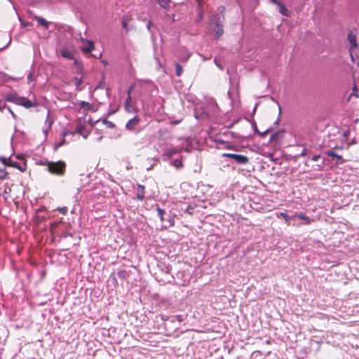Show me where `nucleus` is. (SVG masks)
I'll list each match as a JSON object with an SVG mask.
<instances>
[{
	"label": "nucleus",
	"instance_id": "cd10ccee",
	"mask_svg": "<svg viewBox=\"0 0 359 359\" xmlns=\"http://www.w3.org/2000/svg\"><path fill=\"white\" fill-rule=\"evenodd\" d=\"M298 217L300 219L304 220L306 223L309 224L310 222V219L309 217L306 216L305 215L301 214V215H294V217Z\"/></svg>",
	"mask_w": 359,
	"mask_h": 359
},
{
	"label": "nucleus",
	"instance_id": "aec40b11",
	"mask_svg": "<svg viewBox=\"0 0 359 359\" xmlns=\"http://www.w3.org/2000/svg\"><path fill=\"white\" fill-rule=\"evenodd\" d=\"M165 223V226H173L175 224V219L174 217L171 215H168V218H165V221L163 222Z\"/></svg>",
	"mask_w": 359,
	"mask_h": 359
},
{
	"label": "nucleus",
	"instance_id": "6e6552de",
	"mask_svg": "<svg viewBox=\"0 0 359 359\" xmlns=\"http://www.w3.org/2000/svg\"><path fill=\"white\" fill-rule=\"evenodd\" d=\"M141 119L135 116L133 118L130 119L126 124V129L128 130H134L135 126L140 123Z\"/></svg>",
	"mask_w": 359,
	"mask_h": 359
},
{
	"label": "nucleus",
	"instance_id": "72a5a7b5",
	"mask_svg": "<svg viewBox=\"0 0 359 359\" xmlns=\"http://www.w3.org/2000/svg\"><path fill=\"white\" fill-rule=\"evenodd\" d=\"M65 138L63 137V138L62 139V140H61L59 143H57V144L55 145V148L57 149V148H58V147H62V146L65 144Z\"/></svg>",
	"mask_w": 359,
	"mask_h": 359
},
{
	"label": "nucleus",
	"instance_id": "c85d7f7f",
	"mask_svg": "<svg viewBox=\"0 0 359 359\" xmlns=\"http://www.w3.org/2000/svg\"><path fill=\"white\" fill-rule=\"evenodd\" d=\"M137 198L140 200V201H142L144 198V191H138L137 194Z\"/></svg>",
	"mask_w": 359,
	"mask_h": 359
},
{
	"label": "nucleus",
	"instance_id": "f257e3e1",
	"mask_svg": "<svg viewBox=\"0 0 359 359\" xmlns=\"http://www.w3.org/2000/svg\"><path fill=\"white\" fill-rule=\"evenodd\" d=\"M226 8L224 6L217 8V13L210 18V23L212 30L215 32V38L219 39L224 33L222 22L224 19V13Z\"/></svg>",
	"mask_w": 359,
	"mask_h": 359
},
{
	"label": "nucleus",
	"instance_id": "6e6d98bb",
	"mask_svg": "<svg viewBox=\"0 0 359 359\" xmlns=\"http://www.w3.org/2000/svg\"><path fill=\"white\" fill-rule=\"evenodd\" d=\"M201 57L203 58V60H207V58H206V57H205L204 56H203V55H201Z\"/></svg>",
	"mask_w": 359,
	"mask_h": 359
},
{
	"label": "nucleus",
	"instance_id": "58836bf2",
	"mask_svg": "<svg viewBox=\"0 0 359 359\" xmlns=\"http://www.w3.org/2000/svg\"><path fill=\"white\" fill-rule=\"evenodd\" d=\"M122 27L126 31L128 30L127 24H126V21H124V20L122 22Z\"/></svg>",
	"mask_w": 359,
	"mask_h": 359
},
{
	"label": "nucleus",
	"instance_id": "a18cd8bd",
	"mask_svg": "<svg viewBox=\"0 0 359 359\" xmlns=\"http://www.w3.org/2000/svg\"><path fill=\"white\" fill-rule=\"evenodd\" d=\"M107 125L110 128H113L114 126V124L112 122L108 121Z\"/></svg>",
	"mask_w": 359,
	"mask_h": 359
},
{
	"label": "nucleus",
	"instance_id": "f03ea898",
	"mask_svg": "<svg viewBox=\"0 0 359 359\" xmlns=\"http://www.w3.org/2000/svg\"><path fill=\"white\" fill-rule=\"evenodd\" d=\"M6 100L15 104L23 106L27 109L34 107L37 105L36 100H28L25 97L20 96L15 93L8 94L6 97Z\"/></svg>",
	"mask_w": 359,
	"mask_h": 359
},
{
	"label": "nucleus",
	"instance_id": "7c9ffc66",
	"mask_svg": "<svg viewBox=\"0 0 359 359\" xmlns=\"http://www.w3.org/2000/svg\"><path fill=\"white\" fill-rule=\"evenodd\" d=\"M6 175L7 172L4 169H0V180H4Z\"/></svg>",
	"mask_w": 359,
	"mask_h": 359
},
{
	"label": "nucleus",
	"instance_id": "473e14b6",
	"mask_svg": "<svg viewBox=\"0 0 359 359\" xmlns=\"http://www.w3.org/2000/svg\"><path fill=\"white\" fill-rule=\"evenodd\" d=\"M20 21L21 22V25L22 26L25 27H29V26H31V23L29 22H24L22 20H21L20 18H19Z\"/></svg>",
	"mask_w": 359,
	"mask_h": 359
},
{
	"label": "nucleus",
	"instance_id": "39448f33",
	"mask_svg": "<svg viewBox=\"0 0 359 359\" xmlns=\"http://www.w3.org/2000/svg\"><path fill=\"white\" fill-rule=\"evenodd\" d=\"M16 158H18L20 161L18 162L11 158L8 166L16 168L21 172H25L27 169L25 159L23 157H20L19 156H16Z\"/></svg>",
	"mask_w": 359,
	"mask_h": 359
},
{
	"label": "nucleus",
	"instance_id": "f704fd0d",
	"mask_svg": "<svg viewBox=\"0 0 359 359\" xmlns=\"http://www.w3.org/2000/svg\"><path fill=\"white\" fill-rule=\"evenodd\" d=\"M198 22L201 20L202 18H203V13L201 11H198Z\"/></svg>",
	"mask_w": 359,
	"mask_h": 359
},
{
	"label": "nucleus",
	"instance_id": "9b49d317",
	"mask_svg": "<svg viewBox=\"0 0 359 359\" xmlns=\"http://www.w3.org/2000/svg\"><path fill=\"white\" fill-rule=\"evenodd\" d=\"M177 57L180 61L186 62L189 60L190 54L186 48H182L180 50V53L177 55Z\"/></svg>",
	"mask_w": 359,
	"mask_h": 359
},
{
	"label": "nucleus",
	"instance_id": "c03bdc74",
	"mask_svg": "<svg viewBox=\"0 0 359 359\" xmlns=\"http://www.w3.org/2000/svg\"><path fill=\"white\" fill-rule=\"evenodd\" d=\"M8 111H10V113L11 114L12 116L15 118H16V115L12 111V110L10 109V108H8Z\"/></svg>",
	"mask_w": 359,
	"mask_h": 359
},
{
	"label": "nucleus",
	"instance_id": "423d86ee",
	"mask_svg": "<svg viewBox=\"0 0 359 359\" xmlns=\"http://www.w3.org/2000/svg\"><path fill=\"white\" fill-rule=\"evenodd\" d=\"M348 42L350 43V48H349L350 56L351 57L352 61L353 62L354 61V58H353V56L352 55L351 50L353 49L357 48L358 44H357V41H356V35L353 32H350L348 33Z\"/></svg>",
	"mask_w": 359,
	"mask_h": 359
},
{
	"label": "nucleus",
	"instance_id": "5701e85b",
	"mask_svg": "<svg viewBox=\"0 0 359 359\" xmlns=\"http://www.w3.org/2000/svg\"><path fill=\"white\" fill-rule=\"evenodd\" d=\"M159 5L165 9H168L170 6V0H158Z\"/></svg>",
	"mask_w": 359,
	"mask_h": 359
},
{
	"label": "nucleus",
	"instance_id": "de8ad7c7",
	"mask_svg": "<svg viewBox=\"0 0 359 359\" xmlns=\"http://www.w3.org/2000/svg\"><path fill=\"white\" fill-rule=\"evenodd\" d=\"M196 1L198 3V7H200L202 4L203 0H196Z\"/></svg>",
	"mask_w": 359,
	"mask_h": 359
},
{
	"label": "nucleus",
	"instance_id": "4c0bfd02",
	"mask_svg": "<svg viewBox=\"0 0 359 359\" xmlns=\"http://www.w3.org/2000/svg\"><path fill=\"white\" fill-rule=\"evenodd\" d=\"M151 22L148 21V22L147 24V28L149 32L151 31Z\"/></svg>",
	"mask_w": 359,
	"mask_h": 359
},
{
	"label": "nucleus",
	"instance_id": "20e7f679",
	"mask_svg": "<svg viewBox=\"0 0 359 359\" xmlns=\"http://www.w3.org/2000/svg\"><path fill=\"white\" fill-rule=\"evenodd\" d=\"M222 157L230 158L233 159L238 164L244 165L248 163L249 159L247 156L241 154H236L232 153H224Z\"/></svg>",
	"mask_w": 359,
	"mask_h": 359
},
{
	"label": "nucleus",
	"instance_id": "2f4dec72",
	"mask_svg": "<svg viewBox=\"0 0 359 359\" xmlns=\"http://www.w3.org/2000/svg\"><path fill=\"white\" fill-rule=\"evenodd\" d=\"M214 62H215V65H217V67L219 69H222V70H223V69H224V67H222V65H221V63L218 62L217 58H215Z\"/></svg>",
	"mask_w": 359,
	"mask_h": 359
},
{
	"label": "nucleus",
	"instance_id": "a211bd4d",
	"mask_svg": "<svg viewBox=\"0 0 359 359\" xmlns=\"http://www.w3.org/2000/svg\"><path fill=\"white\" fill-rule=\"evenodd\" d=\"M74 65L76 67V73L81 76L83 75L84 71L83 69V66L77 60H74Z\"/></svg>",
	"mask_w": 359,
	"mask_h": 359
},
{
	"label": "nucleus",
	"instance_id": "0eeeda50",
	"mask_svg": "<svg viewBox=\"0 0 359 359\" xmlns=\"http://www.w3.org/2000/svg\"><path fill=\"white\" fill-rule=\"evenodd\" d=\"M132 89H133V86H130V88H129V90L128 91L127 99L126 100V101L124 102L125 109L127 112H129V113L135 111V109L134 106L132 105V104H131L132 97L130 95V92H131Z\"/></svg>",
	"mask_w": 359,
	"mask_h": 359
},
{
	"label": "nucleus",
	"instance_id": "7ed1b4c3",
	"mask_svg": "<svg viewBox=\"0 0 359 359\" xmlns=\"http://www.w3.org/2000/svg\"><path fill=\"white\" fill-rule=\"evenodd\" d=\"M66 164L60 161L57 162H48L47 168L50 172L55 175H63L65 172Z\"/></svg>",
	"mask_w": 359,
	"mask_h": 359
},
{
	"label": "nucleus",
	"instance_id": "e433bc0d",
	"mask_svg": "<svg viewBox=\"0 0 359 359\" xmlns=\"http://www.w3.org/2000/svg\"><path fill=\"white\" fill-rule=\"evenodd\" d=\"M174 165H175V167H177V168H179V167H180V166H181V162H180V161H177V160H176V161H175V163H174Z\"/></svg>",
	"mask_w": 359,
	"mask_h": 359
},
{
	"label": "nucleus",
	"instance_id": "8fccbe9b",
	"mask_svg": "<svg viewBox=\"0 0 359 359\" xmlns=\"http://www.w3.org/2000/svg\"><path fill=\"white\" fill-rule=\"evenodd\" d=\"M81 104H82V106H85V105L89 106V103L86 102H82Z\"/></svg>",
	"mask_w": 359,
	"mask_h": 359
},
{
	"label": "nucleus",
	"instance_id": "09e8293b",
	"mask_svg": "<svg viewBox=\"0 0 359 359\" xmlns=\"http://www.w3.org/2000/svg\"><path fill=\"white\" fill-rule=\"evenodd\" d=\"M138 187H139V189H140V191H142V190L144 191V186H143V185L139 184Z\"/></svg>",
	"mask_w": 359,
	"mask_h": 359
},
{
	"label": "nucleus",
	"instance_id": "9d476101",
	"mask_svg": "<svg viewBox=\"0 0 359 359\" xmlns=\"http://www.w3.org/2000/svg\"><path fill=\"white\" fill-rule=\"evenodd\" d=\"M83 46H81L82 51L85 53H90L91 52L94 48L95 46L93 43V41L89 40H84L82 39Z\"/></svg>",
	"mask_w": 359,
	"mask_h": 359
},
{
	"label": "nucleus",
	"instance_id": "a878e982",
	"mask_svg": "<svg viewBox=\"0 0 359 359\" xmlns=\"http://www.w3.org/2000/svg\"><path fill=\"white\" fill-rule=\"evenodd\" d=\"M176 75L180 76L183 72L182 67L179 63H175Z\"/></svg>",
	"mask_w": 359,
	"mask_h": 359
},
{
	"label": "nucleus",
	"instance_id": "393cba45",
	"mask_svg": "<svg viewBox=\"0 0 359 359\" xmlns=\"http://www.w3.org/2000/svg\"><path fill=\"white\" fill-rule=\"evenodd\" d=\"M73 81L74 82V84L76 85V88L79 89V90H81V88H80V86L81 84L82 83V81H83V77H75L73 80Z\"/></svg>",
	"mask_w": 359,
	"mask_h": 359
},
{
	"label": "nucleus",
	"instance_id": "603ef678",
	"mask_svg": "<svg viewBox=\"0 0 359 359\" xmlns=\"http://www.w3.org/2000/svg\"><path fill=\"white\" fill-rule=\"evenodd\" d=\"M153 166H154V164H151V166L147 168V170H151Z\"/></svg>",
	"mask_w": 359,
	"mask_h": 359
},
{
	"label": "nucleus",
	"instance_id": "864d4df0",
	"mask_svg": "<svg viewBox=\"0 0 359 359\" xmlns=\"http://www.w3.org/2000/svg\"><path fill=\"white\" fill-rule=\"evenodd\" d=\"M82 135H83V137L85 139H86V138H87V137H88V135H86V134H82Z\"/></svg>",
	"mask_w": 359,
	"mask_h": 359
},
{
	"label": "nucleus",
	"instance_id": "13d9d810",
	"mask_svg": "<svg viewBox=\"0 0 359 359\" xmlns=\"http://www.w3.org/2000/svg\"><path fill=\"white\" fill-rule=\"evenodd\" d=\"M213 104L215 105V107H217V104H215V102H213Z\"/></svg>",
	"mask_w": 359,
	"mask_h": 359
},
{
	"label": "nucleus",
	"instance_id": "bb28decb",
	"mask_svg": "<svg viewBox=\"0 0 359 359\" xmlns=\"http://www.w3.org/2000/svg\"><path fill=\"white\" fill-rule=\"evenodd\" d=\"M11 159V157L6 158V157L1 156L0 157V162L2 164H4V165L8 166Z\"/></svg>",
	"mask_w": 359,
	"mask_h": 359
},
{
	"label": "nucleus",
	"instance_id": "4be33fe9",
	"mask_svg": "<svg viewBox=\"0 0 359 359\" xmlns=\"http://www.w3.org/2000/svg\"><path fill=\"white\" fill-rule=\"evenodd\" d=\"M282 138V132L278 131L277 133H273L271 136V141H278Z\"/></svg>",
	"mask_w": 359,
	"mask_h": 359
},
{
	"label": "nucleus",
	"instance_id": "b1692460",
	"mask_svg": "<svg viewBox=\"0 0 359 359\" xmlns=\"http://www.w3.org/2000/svg\"><path fill=\"white\" fill-rule=\"evenodd\" d=\"M278 216L279 217H281L283 218H284V219L285 220V222L289 224V221L294 218V216H290L288 215L286 212H280L279 214H278Z\"/></svg>",
	"mask_w": 359,
	"mask_h": 359
},
{
	"label": "nucleus",
	"instance_id": "a19ab883",
	"mask_svg": "<svg viewBox=\"0 0 359 359\" xmlns=\"http://www.w3.org/2000/svg\"><path fill=\"white\" fill-rule=\"evenodd\" d=\"M271 1L274 4H276L277 6L279 5L280 4V2L278 0H271Z\"/></svg>",
	"mask_w": 359,
	"mask_h": 359
},
{
	"label": "nucleus",
	"instance_id": "6ab92c4d",
	"mask_svg": "<svg viewBox=\"0 0 359 359\" xmlns=\"http://www.w3.org/2000/svg\"><path fill=\"white\" fill-rule=\"evenodd\" d=\"M156 211H157L158 216L159 217L161 221L162 222H164L165 221V210L161 208L160 207L157 206L156 207Z\"/></svg>",
	"mask_w": 359,
	"mask_h": 359
},
{
	"label": "nucleus",
	"instance_id": "412c9836",
	"mask_svg": "<svg viewBox=\"0 0 359 359\" xmlns=\"http://www.w3.org/2000/svg\"><path fill=\"white\" fill-rule=\"evenodd\" d=\"M278 6H279V12L283 15L288 16L289 14H288V11H287V8L281 3Z\"/></svg>",
	"mask_w": 359,
	"mask_h": 359
},
{
	"label": "nucleus",
	"instance_id": "79ce46f5",
	"mask_svg": "<svg viewBox=\"0 0 359 359\" xmlns=\"http://www.w3.org/2000/svg\"><path fill=\"white\" fill-rule=\"evenodd\" d=\"M148 160L153 161V162H151V164H154V165L158 161V159H156V158H151V159H148Z\"/></svg>",
	"mask_w": 359,
	"mask_h": 359
},
{
	"label": "nucleus",
	"instance_id": "ea45409f",
	"mask_svg": "<svg viewBox=\"0 0 359 359\" xmlns=\"http://www.w3.org/2000/svg\"><path fill=\"white\" fill-rule=\"evenodd\" d=\"M320 158V156L319 155H315L314 156L312 157V161H317L318 160V158Z\"/></svg>",
	"mask_w": 359,
	"mask_h": 359
},
{
	"label": "nucleus",
	"instance_id": "1a4fd4ad",
	"mask_svg": "<svg viewBox=\"0 0 359 359\" xmlns=\"http://www.w3.org/2000/svg\"><path fill=\"white\" fill-rule=\"evenodd\" d=\"M326 154L327 156L331 157L333 160H335L337 164H342L345 162L342 156L336 154L333 149L327 151Z\"/></svg>",
	"mask_w": 359,
	"mask_h": 359
},
{
	"label": "nucleus",
	"instance_id": "37998d69",
	"mask_svg": "<svg viewBox=\"0 0 359 359\" xmlns=\"http://www.w3.org/2000/svg\"><path fill=\"white\" fill-rule=\"evenodd\" d=\"M306 155V150L304 149H303V151H302V153L300 154V156H304Z\"/></svg>",
	"mask_w": 359,
	"mask_h": 359
},
{
	"label": "nucleus",
	"instance_id": "ddd939ff",
	"mask_svg": "<svg viewBox=\"0 0 359 359\" xmlns=\"http://www.w3.org/2000/svg\"><path fill=\"white\" fill-rule=\"evenodd\" d=\"M60 53L61 55L66 59H74V53L71 50L67 49V48H62L60 50Z\"/></svg>",
	"mask_w": 359,
	"mask_h": 359
},
{
	"label": "nucleus",
	"instance_id": "c9c22d12",
	"mask_svg": "<svg viewBox=\"0 0 359 359\" xmlns=\"http://www.w3.org/2000/svg\"><path fill=\"white\" fill-rule=\"evenodd\" d=\"M6 107V104L0 100V111H2Z\"/></svg>",
	"mask_w": 359,
	"mask_h": 359
},
{
	"label": "nucleus",
	"instance_id": "5fc2aeb1",
	"mask_svg": "<svg viewBox=\"0 0 359 359\" xmlns=\"http://www.w3.org/2000/svg\"><path fill=\"white\" fill-rule=\"evenodd\" d=\"M342 147H334V149H341Z\"/></svg>",
	"mask_w": 359,
	"mask_h": 359
},
{
	"label": "nucleus",
	"instance_id": "3c124183",
	"mask_svg": "<svg viewBox=\"0 0 359 359\" xmlns=\"http://www.w3.org/2000/svg\"><path fill=\"white\" fill-rule=\"evenodd\" d=\"M180 121H180V120H177V121H174V123H175V124H178V123H180Z\"/></svg>",
	"mask_w": 359,
	"mask_h": 359
},
{
	"label": "nucleus",
	"instance_id": "c756f323",
	"mask_svg": "<svg viewBox=\"0 0 359 359\" xmlns=\"http://www.w3.org/2000/svg\"><path fill=\"white\" fill-rule=\"evenodd\" d=\"M56 210L65 215H67L68 211L67 207L57 208Z\"/></svg>",
	"mask_w": 359,
	"mask_h": 359
},
{
	"label": "nucleus",
	"instance_id": "f3484780",
	"mask_svg": "<svg viewBox=\"0 0 359 359\" xmlns=\"http://www.w3.org/2000/svg\"><path fill=\"white\" fill-rule=\"evenodd\" d=\"M195 208H196L195 204H189L184 208L183 207H181L180 210L184 213H188L189 215H192Z\"/></svg>",
	"mask_w": 359,
	"mask_h": 359
},
{
	"label": "nucleus",
	"instance_id": "f8f14e48",
	"mask_svg": "<svg viewBox=\"0 0 359 359\" xmlns=\"http://www.w3.org/2000/svg\"><path fill=\"white\" fill-rule=\"evenodd\" d=\"M53 124V121L50 118L49 112H48L47 118L45 121L44 127L43 128V133L46 135L49 131V130L51 128Z\"/></svg>",
	"mask_w": 359,
	"mask_h": 359
},
{
	"label": "nucleus",
	"instance_id": "49530a36",
	"mask_svg": "<svg viewBox=\"0 0 359 359\" xmlns=\"http://www.w3.org/2000/svg\"><path fill=\"white\" fill-rule=\"evenodd\" d=\"M175 318H177V320L180 322H181L182 320V316H176Z\"/></svg>",
	"mask_w": 359,
	"mask_h": 359
},
{
	"label": "nucleus",
	"instance_id": "4468645a",
	"mask_svg": "<svg viewBox=\"0 0 359 359\" xmlns=\"http://www.w3.org/2000/svg\"><path fill=\"white\" fill-rule=\"evenodd\" d=\"M34 18L39 22L40 25L46 29H48L49 25L50 24L49 22L46 21L44 18L37 15H34Z\"/></svg>",
	"mask_w": 359,
	"mask_h": 359
},
{
	"label": "nucleus",
	"instance_id": "bf43d9fd",
	"mask_svg": "<svg viewBox=\"0 0 359 359\" xmlns=\"http://www.w3.org/2000/svg\"><path fill=\"white\" fill-rule=\"evenodd\" d=\"M267 132H268L267 130H266V131H265V133H264L263 135H264L265 134H266V133H267Z\"/></svg>",
	"mask_w": 359,
	"mask_h": 359
},
{
	"label": "nucleus",
	"instance_id": "4d7b16f0",
	"mask_svg": "<svg viewBox=\"0 0 359 359\" xmlns=\"http://www.w3.org/2000/svg\"><path fill=\"white\" fill-rule=\"evenodd\" d=\"M28 79H31V75L28 76Z\"/></svg>",
	"mask_w": 359,
	"mask_h": 359
},
{
	"label": "nucleus",
	"instance_id": "2eb2a0df",
	"mask_svg": "<svg viewBox=\"0 0 359 359\" xmlns=\"http://www.w3.org/2000/svg\"><path fill=\"white\" fill-rule=\"evenodd\" d=\"M180 152V149L177 147H172L167 149L164 153L168 157H172L175 154H177Z\"/></svg>",
	"mask_w": 359,
	"mask_h": 359
},
{
	"label": "nucleus",
	"instance_id": "dca6fc26",
	"mask_svg": "<svg viewBox=\"0 0 359 359\" xmlns=\"http://www.w3.org/2000/svg\"><path fill=\"white\" fill-rule=\"evenodd\" d=\"M139 84L142 88L148 87L149 90H151L152 88H155L154 83L151 81H139Z\"/></svg>",
	"mask_w": 359,
	"mask_h": 359
}]
</instances>
